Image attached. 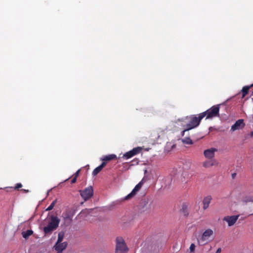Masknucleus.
Wrapping results in <instances>:
<instances>
[{
	"instance_id": "obj_1",
	"label": "nucleus",
	"mask_w": 253,
	"mask_h": 253,
	"mask_svg": "<svg viewBox=\"0 0 253 253\" xmlns=\"http://www.w3.org/2000/svg\"><path fill=\"white\" fill-rule=\"evenodd\" d=\"M204 117V115L203 114H199L198 117L195 115H191L187 116L181 120L179 119V121H181L183 123L182 126L183 127H187V129H192L198 126L201 121Z\"/></svg>"
},
{
	"instance_id": "obj_2",
	"label": "nucleus",
	"mask_w": 253,
	"mask_h": 253,
	"mask_svg": "<svg viewBox=\"0 0 253 253\" xmlns=\"http://www.w3.org/2000/svg\"><path fill=\"white\" fill-rule=\"evenodd\" d=\"M60 219L57 216L51 215L50 220L48 224L43 227V231L45 235H50L59 226Z\"/></svg>"
},
{
	"instance_id": "obj_3",
	"label": "nucleus",
	"mask_w": 253,
	"mask_h": 253,
	"mask_svg": "<svg viewBox=\"0 0 253 253\" xmlns=\"http://www.w3.org/2000/svg\"><path fill=\"white\" fill-rule=\"evenodd\" d=\"M213 231L211 229L206 230L200 236L197 238L198 244L200 246L204 245L213 239Z\"/></svg>"
},
{
	"instance_id": "obj_4",
	"label": "nucleus",
	"mask_w": 253,
	"mask_h": 253,
	"mask_svg": "<svg viewBox=\"0 0 253 253\" xmlns=\"http://www.w3.org/2000/svg\"><path fill=\"white\" fill-rule=\"evenodd\" d=\"M128 249L124 239L121 237H118L116 239V253H126Z\"/></svg>"
},
{
	"instance_id": "obj_5",
	"label": "nucleus",
	"mask_w": 253,
	"mask_h": 253,
	"mask_svg": "<svg viewBox=\"0 0 253 253\" xmlns=\"http://www.w3.org/2000/svg\"><path fill=\"white\" fill-rule=\"evenodd\" d=\"M219 105H214L207 110L206 111L202 113L204 115V117L206 116V119H211L219 116Z\"/></svg>"
},
{
	"instance_id": "obj_6",
	"label": "nucleus",
	"mask_w": 253,
	"mask_h": 253,
	"mask_svg": "<svg viewBox=\"0 0 253 253\" xmlns=\"http://www.w3.org/2000/svg\"><path fill=\"white\" fill-rule=\"evenodd\" d=\"M80 193L84 200L87 201L93 196V188L91 186H89L83 190H80Z\"/></svg>"
},
{
	"instance_id": "obj_7",
	"label": "nucleus",
	"mask_w": 253,
	"mask_h": 253,
	"mask_svg": "<svg viewBox=\"0 0 253 253\" xmlns=\"http://www.w3.org/2000/svg\"><path fill=\"white\" fill-rule=\"evenodd\" d=\"M144 183V178L139 182L132 190V191L124 198V200H128L133 198L136 193L140 190Z\"/></svg>"
},
{
	"instance_id": "obj_8",
	"label": "nucleus",
	"mask_w": 253,
	"mask_h": 253,
	"mask_svg": "<svg viewBox=\"0 0 253 253\" xmlns=\"http://www.w3.org/2000/svg\"><path fill=\"white\" fill-rule=\"evenodd\" d=\"M141 150V148L136 147L133 148L132 150L126 153L123 155V158L126 159H128L131 158L133 156L139 153Z\"/></svg>"
},
{
	"instance_id": "obj_9",
	"label": "nucleus",
	"mask_w": 253,
	"mask_h": 253,
	"mask_svg": "<svg viewBox=\"0 0 253 253\" xmlns=\"http://www.w3.org/2000/svg\"><path fill=\"white\" fill-rule=\"evenodd\" d=\"M239 217V215L226 216L223 218V220L228 223L229 226H231L236 223Z\"/></svg>"
},
{
	"instance_id": "obj_10",
	"label": "nucleus",
	"mask_w": 253,
	"mask_h": 253,
	"mask_svg": "<svg viewBox=\"0 0 253 253\" xmlns=\"http://www.w3.org/2000/svg\"><path fill=\"white\" fill-rule=\"evenodd\" d=\"M245 126L244 120L243 119H239L237 120L235 123L231 126V130L235 131L239 130L243 127Z\"/></svg>"
},
{
	"instance_id": "obj_11",
	"label": "nucleus",
	"mask_w": 253,
	"mask_h": 253,
	"mask_svg": "<svg viewBox=\"0 0 253 253\" xmlns=\"http://www.w3.org/2000/svg\"><path fill=\"white\" fill-rule=\"evenodd\" d=\"M217 150L215 148H211L206 150L204 152V154L205 157L208 159H211L214 156V153L216 152Z\"/></svg>"
},
{
	"instance_id": "obj_12",
	"label": "nucleus",
	"mask_w": 253,
	"mask_h": 253,
	"mask_svg": "<svg viewBox=\"0 0 253 253\" xmlns=\"http://www.w3.org/2000/svg\"><path fill=\"white\" fill-rule=\"evenodd\" d=\"M140 207L142 211H145L151 209V204L149 203L148 200H143L141 201Z\"/></svg>"
},
{
	"instance_id": "obj_13",
	"label": "nucleus",
	"mask_w": 253,
	"mask_h": 253,
	"mask_svg": "<svg viewBox=\"0 0 253 253\" xmlns=\"http://www.w3.org/2000/svg\"><path fill=\"white\" fill-rule=\"evenodd\" d=\"M67 246V242L63 243H56L54 246V248L56 251H57V253H62V252L66 249Z\"/></svg>"
},
{
	"instance_id": "obj_14",
	"label": "nucleus",
	"mask_w": 253,
	"mask_h": 253,
	"mask_svg": "<svg viewBox=\"0 0 253 253\" xmlns=\"http://www.w3.org/2000/svg\"><path fill=\"white\" fill-rule=\"evenodd\" d=\"M241 202L245 205L249 203L253 204V196L249 195L243 197L241 199Z\"/></svg>"
},
{
	"instance_id": "obj_15",
	"label": "nucleus",
	"mask_w": 253,
	"mask_h": 253,
	"mask_svg": "<svg viewBox=\"0 0 253 253\" xmlns=\"http://www.w3.org/2000/svg\"><path fill=\"white\" fill-rule=\"evenodd\" d=\"M216 165H217V163L214 160H212L204 162L203 164V166L205 168H209Z\"/></svg>"
},
{
	"instance_id": "obj_16",
	"label": "nucleus",
	"mask_w": 253,
	"mask_h": 253,
	"mask_svg": "<svg viewBox=\"0 0 253 253\" xmlns=\"http://www.w3.org/2000/svg\"><path fill=\"white\" fill-rule=\"evenodd\" d=\"M117 156L115 154H110L108 155L104 156L101 159L103 161H109L112 160L116 159Z\"/></svg>"
},
{
	"instance_id": "obj_17",
	"label": "nucleus",
	"mask_w": 253,
	"mask_h": 253,
	"mask_svg": "<svg viewBox=\"0 0 253 253\" xmlns=\"http://www.w3.org/2000/svg\"><path fill=\"white\" fill-rule=\"evenodd\" d=\"M211 200V197L210 196L206 197L204 199L203 203V205H204L203 209L204 210L207 209L209 207Z\"/></svg>"
},
{
	"instance_id": "obj_18",
	"label": "nucleus",
	"mask_w": 253,
	"mask_h": 253,
	"mask_svg": "<svg viewBox=\"0 0 253 253\" xmlns=\"http://www.w3.org/2000/svg\"><path fill=\"white\" fill-rule=\"evenodd\" d=\"M63 217L65 223H71L72 220V216L68 213H63Z\"/></svg>"
},
{
	"instance_id": "obj_19",
	"label": "nucleus",
	"mask_w": 253,
	"mask_h": 253,
	"mask_svg": "<svg viewBox=\"0 0 253 253\" xmlns=\"http://www.w3.org/2000/svg\"><path fill=\"white\" fill-rule=\"evenodd\" d=\"M253 86H251V84L248 86H245L242 89V97H244L248 93L249 89Z\"/></svg>"
},
{
	"instance_id": "obj_20",
	"label": "nucleus",
	"mask_w": 253,
	"mask_h": 253,
	"mask_svg": "<svg viewBox=\"0 0 253 253\" xmlns=\"http://www.w3.org/2000/svg\"><path fill=\"white\" fill-rule=\"evenodd\" d=\"M33 233V231L32 230H28L26 231L23 232L22 233V236L25 239H27Z\"/></svg>"
},
{
	"instance_id": "obj_21",
	"label": "nucleus",
	"mask_w": 253,
	"mask_h": 253,
	"mask_svg": "<svg viewBox=\"0 0 253 253\" xmlns=\"http://www.w3.org/2000/svg\"><path fill=\"white\" fill-rule=\"evenodd\" d=\"M89 211L87 209L82 211L78 215V216H85L89 214Z\"/></svg>"
},
{
	"instance_id": "obj_22",
	"label": "nucleus",
	"mask_w": 253,
	"mask_h": 253,
	"mask_svg": "<svg viewBox=\"0 0 253 253\" xmlns=\"http://www.w3.org/2000/svg\"><path fill=\"white\" fill-rule=\"evenodd\" d=\"M182 141L183 143L187 144H192L193 141L190 138V137H185V138L183 139L182 140Z\"/></svg>"
},
{
	"instance_id": "obj_23",
	"label": "nucleus",
	"mask_w": 253,
	"mask_h": 253,
	"mask_svg": "<svg viewBox=\"0 0 253 253\" xmlns=\"http://www.w3.org/2000/svg\"><path fill=\"white\" fill-rule=\"evenodd\" d=\"M102 169L99 166L97 167L92 171V175L94 176L96 175Z\"/></svg>"
},
{
	"instance_id": "obj_24",
	"label": "nucleus",
	"mask_w": 253,
	"mask_h": 253,
	"mask_svg": "<svg viewBox=\"0 0 253 253\" xmlns=\"http://www.w3.org/2000/svg\"><path fill=\"white\" fill-rule=\"evenodd\" d=\"M57 200H54L51 204L49 205V206L46 209V211H50L52 210V209L54 208L55 204L56 203Z\"/></svg>"
},
{
	"instance_id": "obj_25",
	"label": "nucleus",
	"mask_w": 253,
	"mask_h": 253,
	"mask_svg": "<svg viewBox=\"0 0 253 253\" xmlns=\"http://www.w3.org/2000/svg\"><path fill=\"white\" fill-rule=\"evenodd\" d=\"M63 234H61V233H59L58 234V240H57V241L56 243H59L60 242H61L63 240Z\"/></svg>"
},
{
	"instance_id": "obj_26",
	"label": "nucleus",
	"mask_w": 253,
	"mask_h": 253,
	"mask_svg": "<svg viewBox=\"0 0 253 253\" xmlns=\"http://www.w3.org/2000/svg\"><path fill=\"white\" fill-rule=\"evenodd\" d=\"M195 247H196V246L194 244L192 243L191 244L190 248H189L190 253H194L195 250Z\"/></svg>"
},
{
	"instance_id": "obj_27",
	"label": "nucleus",
	"mask_w": 253,
	"mask_h": 253,
	"mask_svg": "<svg viewBox=\"0 0 253 253\" xmlns=\"http://www.w3.org/2000/svg\"><path fill=\"white\" fill-rule=\"evenodd\" d=\"M22 187V185L21 183H17L15 186L14 189H18L20 188H21Z\"/></svg>"
},
{
	"instance_id": "obj_28",
	"label": "nucleus",
	"mask_w": 253,
	"mask_h": 253,
	"mask_svg": "<svg viewBox=\"0 0 253 253\" xmlns=\"http://www.w3.org/2000/svg\"><path fill=\"white\" fill-rule=\"evenodd\" d=\"M190 129H187V127H185V128H184V130L181 132L182 136H184L185 132H186L187 131H188Z\"/></svg>"
},
{
	"instance_id": "obj_29",
	"label": "nucleus",
	"mask_w": 253,
	"mask_h": 253,
	"mask_svg": "<svg viewBox=\"0 0 253 253\" xmlns=\"http://www.w3.org/2000/svg\"><path fill=\"white\" fill-rule=\"evenodd\" d=\"M106 165V163L105 162H103L100 166H99L100 167V168L101 169H103L105 166Z\"/></svg>"
},
{
	"instance_id": "obj_30",
	"label": "nucleus",
	"mask_w": 253,
	"mask_h": 253,
	"mask_svg": "<svg viewBox=\"0 0 253 253\" xmlns=\"http://www.w3.org/2000/svg\"><path fill=\"white\" fill-rule=\"evenodd\" d=\"M77 180V177H74L71 180V183H74Z\"/></svg>"
},
{
	"instance_id": "obj_31",
	"label": "nucleus",
	"mask_w": 253,
	"mask_h": 253,
	"mask_svg": "<svg viewBox=\"0 0 253 253\" xmlns=\"http://www.w3.org/2000/svg\"><path fill=\"white\" fill-rule=\"evenodd\" d=\"M79 172H80V170H78L76 171V172L75 173V176L76 177H77L78 175H79Z\"/></svg>"
},
{
	"instance_id": "obj_32",
	"label": "nucleus",
	"mask_w": 253,
	"mask_h": 253,
	"mask_svg": "<svg viewBox=\"0 0 253 253\" xmlns=\"http://www.w3.org/2000/svg\"><path fill=\"white\" fill-rule=\"evenodd\" d=\"M221 251V249H220V248H218V249L217 250V251H216V253H220Z\"/></svg>"
},
{
	"instance_id": "obj_33",
	"label": "nucleus",
	"mask_w": 253,
	"mask_h": 253,
	"mask_svg": "<svg viewBox=\"0 0 253 253\" xmlns=\"http://www.w3.org/2000/svg\"><path fill=\"white\" fill-rule=\"evenodd\" d=\"M22 190L24 191L26 193H28L29 192V191L28 190L22 189Z\"/></svg>"
},
{
	"instance_id": "obj_34",
	"label": "nucleus",
	"mask_w": 253,
	"mask_h": 253,
	"mask_svg": "<svg viewBox=\"0 0 253 253\" xmlns=\"http://www.w3.org/2000/svg\"><path fill=\"white\" fill-rule=\"evenodd\" d=\"M232 175L233 178H234V177L235 176V175H236V173H233V174H232Z\"/></svg>"
},
{
	"instance_id": "obj_35",
	"label": "nucleus",
	"mask_w": 253,
	"mask_h": 253,
	"mask_svg": "<svg viewBox=\"0 0 253 253\" xmlns=\"http://www.w3.org/2000/svg\"><path fill=\"white\" fill-rule=\"evenodd\" d=\"M251 136L253 137V131L251 132Z\"/></svg>"
},
{
	"instance_id": "obj_36",
	"label": "nucleus",
	"mask_w": 253,
	"mask_h": 253,
	"mask_svg": "<svg viewBox=\"0 0 253 253\" xmlns=\"http://www.w3.org/2000/svg\"><path fill=\"white\" fill-rule=\"evenodd\" d=\"M251 86H253V84H251Z\"/></svg>"
}]
</instances>
